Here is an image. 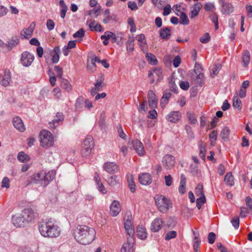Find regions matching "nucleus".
Instances as JSON below:
<instances>
[{"instance_id": "nucleus-1", "label": "nucleus", "mask_w": 252, "mask_h": 252, "mask_svg": "<svg viewBox=\"0 0 252 252\" xmlns=\"http://www.w3.org/2000/svg\"><path fill=\"white\" fill-rule=\"evenodd\" d=\"M38 229L42 236L52 238L59 237L61 232L57 221L51 218L40 222Z\"/></svg>"}, {"instance_id": "nucleus-2", "label": "nucleus", "mask_w": 252, "mask_h": 252, "mask_svg": "<svg viewBox=\"0 0 252 252\" xmlns=\"http://www.w3.org/2000/svg\"><path fill=\"white\" fill-rule=\"evenodd\" d=\"M95 231L86 225H79L74 230L73 235L76 241L82 245H88L95 239Z\"/></svg>"}, {"instance_id": "nucleus-3", "label": "nucleus", "mask_w": 252, "mask_h": 252, "mask_svg": "<svg viewBox=\"0 0 252 252\" xmlns=\"http://www.w3.org/2000/svg\"><path fill=\"white\" fill-rule=\"evenodd\" d=\"M154 199L156 206L160 212L166 213L172 207L171 200L164 195H156Z\"/></svg>"}, {"instance_id": "nucleus-4", "label": "nucleus", "mask_w": 252, "mask_h": 252, "mask_svg": "<svg viewBox=\"0 0 252 252\" xmlns=\"http://www.w3.org/2000/svg\"><path fill=\"white\" fill-rule=\"evenodd\" d=\"M40 145L43 147H50L53 145L54 139L53 134L46 130L41 131L39 135Z\"/></svg>"}, {"instance_id": "nucleus-5", "label": "nucleus", "mask_w": 252, "mask_h": 252, "mask_svg": "<svg viewBox=\"0 0 252 252\" xmlns=\"http://www.w3.org/2000/svg\"><path fill=\"white\" fill-rule=\"evenodd\" d=\"M34 59V55L27 51L24 52L21 57V62L23 65L26 67L30 66Z\"/></svg>"}, {"instance_id": "nucleus-6", "label": "nucleus", "mask_w": 252, "mask_h": 252, "mask_svg": "<svg viewBox=\"0 0 252 252\" xmlns=\"http://www.w3.org/2000/svg\"><path fill=\"white\" fill-rule=\"evenodd\" d=\"M23 220L21 214H17L12 216L11 222L16 227H24L27 224L26 221Z\"/></svg>"}, {"instance_id": "nucleus-7", "label": "nucleus", "mask_w": 252, "mask_h": 252, "mask_svg": "<svg viewBox=\"0 0 252 252\" xmlns=\"http://www.w3.org/2000/svg\"><path fill=\"white\" fill-rule=\"evenodd\" d=\"M43 178V170H41L31 175L27 181L29 184H38L40 183L41 185L42 186Z\"/></svg>"}, {"instance_id": "nucleus-8", "label": "nucleus", "mask_w": 252, "mask_h": 252, "mask_svg": "<svg viewBox=\"0 0 252 252\" xmlns=\"http://www.w3.org/2000/svg\"><path fill=\"white\" fill-rule=\"evenodd\" d=\"M25 221H26L27 224L31 222L34 219V214L33 210L31 208H26L24 209L21 213Z\"/></svg>"}, {"instance_id": "nucleus-9", "label": "nucleus", "mask_w": 252, "mask_h": 252, "mask_svg": "<svg viewBox=\"0 0 252 252\" xmlns=\"http://www.w3.org/2000/svg\"><path fill=\"white\" fill-rule=\"evenodd\" d=\"M11 81V73L9 69H5L0 78V84L3 87L8 86Z\"/></svg>"}, {"instance_id": "nucleus-10", "label": "nucleus", "mask_w": 252, "mask_h": 252, "mask_svg": "<svg viewBox=\"0 0 252 252\" xmlns=\"http://www.w3.org/2000/svg\"><path fill=\"white\" fill-rule=\"evenodd\" d=\"M134 238L133 237H129L127 239V242L124 243L121 248V252H133L134 251Z\"/></svg>"}, {"instance_id": "nucleus-11", "label": "nucleus", "mask_w": 252, "mask_h": 252, "mask_svg": "<svg viewBox=\"0 0 252 252\" xmlns=\"http://www.w3.org/2000/svg\"><path fill=\"white\" fill-rule=\"evenodd\" d=\"M162 163L163 166L166 169H170L174 166L175 159L173 156L166 155H165L162 158Z\"/></svg>"}, {"instance_id": "nucleus-12", "label": "nucleus", "mask_w": 252, "mask_h": 252, "mask_svg": "<svg viewBox=\"0 0 252 252\" xmlns=\"http://www.w3.org/2000/svg\"><path fill=\"white\" fill-rule=\"evenodd\" d=\"M56 175L55 170H51L46 173L43 170V178L42 186L46 187L54 179Z\"/></svg>"}, {"instance_id": "nucleus-13", "label": "nucleus", "mask_w": 252, "mask_h": 252, "mask_svg": "<svg viewBox=\"0 0 252 252\" xmlns=\"http://www.w3.org/2000/svg\"><path fill=\"white\" fill-rule=\"evenodd\" d=\"M132 144L134 149L139 156H143L145 155V151L144 146L140 140L138 139L133 140L132 141Z\"/></svg>"}, {"instance_id": "nucleus-14", "label": "nucleus", "mask_w": 252, "mask_h": 252, "mask_svg": "<svg viewBox=\"0 0 252 252\" xmlns=\"http://www.w3.org/2000/svg\"><path fill=\"white\" fill-rule=\"evenodd\" d=\"M35 26V23L32 22L28 28L23 29L20 33L22 38L24 39L31 37L32 36Z\"/></svg>"}, {"instance_id": "nucleus-15", "label": "nucleus", "mask_w": 252, "mask_h": 252, "mask_svg": "<svg viewBox=\"0 0 252 252\" xmlns=\"http://www.w3.org/2000/svg\"><path fill=\"white\" fill-rule=\"evenodd\" d=\"M103 167L105 171L110 174H114L118 170V166L114 162H105Z\"/></svg>"}, {"instance_id": "nucleus-16", "label": "nucleus", "mask_w": 252, "mask_h": 252, "mask_svg": "<svg viewBox=\"0 0 252 252\" xmlns=\"http://www.w3.org/2000/svg\"><path fill=\"white\" fill-rule=\"evenodd\" d=\"M221 6V12L224 14H229L233 12V7L231 3L225 2L224 0H219Z\"/></svg>"}, {"instance_id": "nucleus-17", "label": "nucleus", "mask_w": 252, "mask_h": 252, "mask_svg": "<svg viewBox=\"0 0 252 252\" xmlns=\"http://www.w3.org/2000/svg\"><path fill=\"white\" fill-rule=\"evenodd\" d=\"M166 119L168 122L176 123L181 119V113L178 111H172L166 116Z\"/></svg>"}, {"instance_id": "nucleus-18", "label": "nucleus", "mask_w": 252, "mask_h": 252, "mask_svg": "<svg viewBox=\"0 0 252 252\" xmlns=\"http://www.w3.org/2000/svg\"><path fill=\"white\" fill-rule=\"evenodd\" d=\"M103 79L102 77H99L97 79L96 82L94 83V87L91 90V94L92 95H95L98 92L101 90L102 88L104 87V84L103 83Z\"/></svg>"}, {"instance_id": "nucleus-19", "label": "nucleus", "mask_w": 252, "mask_h": 252, "mask_svg": "<svg viewBox=\"0 0 252 252\" xmlns=\"http://www.w3.org/2000/svg\"><path fill=\"white\" fill-rule=\"evenodd\" d=\"M110 213L113 217L117 216L121 210V207L120 202L117 200H114L110 207Z\"/></svg>"}, {"instance_id": "nucleus-20", "label": "nucleus", "mask_w": 252, "mask_h": 252, "mask_svg": "<svg viewBox=\"0 0 252 252\" xmlns=\"http://www.w3.org/2000/svg\"><path fill=\"white\" fill-rule=\"evenodd\" d=\"M12 123L14 127L19 131L23 132L25 130L26 127L23 121L19 117H14L12 119Z\"/></svg>"}, {"instance_id": "nucleus-21", "label": "nucleus", "mask_w": 252, "mask_h": 252, "mask_svg": "<svg viewBox=\"0 0 252 252\" xmlns=\"http://www.w3.org/2000/svg\"><path fill=\"white\" fill-rule=\"evenodd\" d=\"M163 223V220L161 218H156L151 223V230L155 232L159 231L162 228Z\"/></svg>"}, {"instance_id": "nucleus-22", "label": "nucleus", "mask_w": 252, "mask_h": 252, "mask_svg": "<svg viewBox=\"0 0 252 252\" xmlns=\"http://www.w3.org/2000/svg\"><path fill=\"white\" fill-rule=\"evenodd\" d=\"M64 118L62 113H57L56 118H55L52 122H49V126L50 127L55 128L60 125L63 121Z\"/></svg>"}, {"instance_id": "nucleus-23", "label": "nucleus", "mask_w": 252, "mask_h": 252, "mask_svg": "<svg viewBox=\"0 0 252 252\" xmlns=\"http://www.w3.org/2000/svg\"><path fill=\"white\" fill-rule=\"evenodd\" d=\"M139 181L142 185H149L152 183L151 176L148 173L141 174L139 175Z\"/></svg>"}, {"instance_id": "nucleus-24", "label": "nucleus", "mask_w": 252, "mask_h": 252, "mask_svg": "<svg viewBox=\"0 0 252 252\" xmlns=\"http://www.w3.org/2000/svg\"><path fill=\"white\" fill-rule=\"evenodd\" d=\"M124 226L127 234L129 237H133L134 233V230L131 220L124 219Z\"/></svg>"}, {"instance_id": "nucleus-25", "label": "nucleus", "mask_w": 252, "mask_h": 252, "mask_svg": "<svg viewBox=\"0 0 252 252\" xmlns=\"http://www.w3.org/2000/svg\"><path fill=\"white\" fill-rule=\"evenodd\" d=\"M19 42V38L16 36H13L8 41L7 44H4V43H1V46L3 47H6L8 51H10L14 47L16 46Z\"/></svg>"}, {"instance_id": "nucleus-26", "label": "nucleus", "mask_w": 252, "mask_h": 252, "mask_svg": "<svg viewBox=\"0 0 252 252\" xmlns=\"http://www.w3.org/2000/svg\"><path fill=\"white\" fill-rule=\"evenodd\" d=\"M202 6L200 2H197L194 4L189 14V17L191 19L194 18L198 15L199 12L202 8Z\"/></svg>"}, {"instance_id": "nucleus-27", "label": "nucleus", "mask_w": 252, "mask_h": 252, "mask_svg": "<svg viewBox=\"0 0 252 252\" xmlns=\"http://www.w3.org/2000/svg\"><path fill=\"white\" fill-rule=\"evenodd\" d=\"M119 37L116 36L113 32L109 31L105 32L104 34L100 36L101 39H111L112 43L117 42V39Z\"/></svg>"}, {"instance_id": "nucleus-28", "label": "nucleus", "mask_w": 252, "mask_h": 252, "mask_svg": "<svg viewBox=\"0 0 252 252\" xmlns=\"http://www.w3.org/2000/svg\"><path fill=\"white\" fill-rule=\"evenodd\" d=\"M251 59L250 52L248 50H245L242 55V62L244 67H247L249 64Z\"/></svg>"}, {"instance_id": "nucleus-29", "label": "nucleus", "mask_w": 252, "mask_h": 252, "mask_svg": "<svg viewBox=\"0 0 252 252\" xmlns=\"http://www.w3.org/2000/svg\"><path fill=\"white\" fill-rule=\"evenodd\" d=\"M159 35L161 38L167 40L171 36V30L168 27L161 29L159 32Z\"/></svg>"}, {"instance_id": "nucleus-30", "label": "nucleus", "mask_w": 252, "mask_h": 252, "mask_svg": "<svg viewBox=\"0 0 252 252\" xmlns=\"http://www.w3.org/2000/svg\"><path fill=\"white\" fill-rule=\"evenodd\" d=\"M128 186L130 190L132 193L135 191V184L134 182V179L132 175L127 174L126 175Z\"/></svg>"}, {"instance_id": "nucleus-31", "label": "nucleus", "mask_w": 252, "mask_h": 252, "mask_svg": "<svg viewBox=\"0 0 252 252\" xmlns=\"http://www.w3.org/2000/svg\"><path fill=\"white\" fill-rule=\"evenodd\" d=\"M186 178L184 174L181 175V180L180 186L179 187V192L183 194L186 191Z\"/></svg>"}, {"instance_id": "nucleus-32", "label": "nucleus", "mask_w": 252, "mask_h": 252, "mask_svg": "<svg viewBox=\"0 0 252 252\" xmlns=\"http://www.w3.org/2000/svg\"><path fill=\"white\" fill-rule=\"evenodd\" d=\"M224 181L228 186L231 187L234 185V177L231 172H228L225 175Z\"/></svg>"}, {"instance_id": "nucleus-33", "label": "nucleus", "mask_w": 252, "mask_h": 252, "mask_svg": "<svg viewBox=\"0 0 252 252\" xmlns=\"http://www.w3.org/2000/svg\"><path fill=\"white\" fill-rule=\"evenodd\" d=\"M137 236L140 239L144 240L147 238V233L145 228L139 226L137 228Z\"/></svg>"}, {"instance_id": "nucleus-34", "label": "nucleus", "mask_w": 252, "mask_h": 252, "mask_svg": "<svg viewBox=\"0 0 252 252\" xmlns=\"http://www.w3.org/2000/svg\"><path fill=\"white\" fill-rule=\"evenodd\" d=\"M176 14L180 16V24L184 25H188L189 24V18L185 12H181V14H179V13H177L176 12Z\"/></svg>"}, {"instance_id": "nucleus-35", "label": "nucleus", "mask_w": 252, "mask_h": 252, "mask_svg": "<svg viewBox=\"0 0 252 252\" xmlns=\"http://www.w3.org/2000/svg\"><path fill=\"white\" fill-rule=\"evenodd\" d=\"M94 146V142L92 137L88 136L87 138H86L84 141L83 147H87L93 149Z\"/></svg>"}, {"instance_id": "nucleus-36", "label": "nucleus", "mask_w": 252, "mask_h": 252, "mask_svg": "<svg viewBox=\"0 0 252 252\" xmlns=\"http://www.w3.org/2000/svg\"><path fill=\"white\" fill-rule=\"evenodd\" d=\"M134 37H130L126 42V50L128 53H131L134 50Z\"/></svg>"}, {"instance_id": "nucleus-37", "label": "nucleus", "mask_w": 252, "mask_h": 252, "mask_svg": "<svg viewBox=\"0 0 252 252\" xmlns=\"http://www.w3.org/2000/svg\"><path fill=\"white\" fill-rule=\"evenodd\" d=\"M146 58L150 64L153 65H156L158 64V60H157L156 56L153 54L151 53H147Z\"/></svg>"}, {"instance_id": "nucleus-38", "label": "nucleus", "mask_w": 252, "mask_h": 252, "mask_svg": "<svg viewBox=\"0 0 252 252\" xmlns=\"http://www.w3.org/2000/svg\"><path fill=\"white\" fill-rule=\"evenodd\" d=\"M89 27L91 31L101 32L102 31V26L98 23H96L95 21L91 22L89 24Z\"/></svg>"}, {"instance_id": "nucleus-39", "label": "nucleus", "mask_w": 252, "mask_h": 252, "mask_svg": "<svg viewBox=\"0 0 252 252\" xmlns=\"http://www.w3.org/2000/svg\"><path fill=\"white\" fill-rule=\"evenodd\" d=\"M230 130L227 127H224L220 132V136L224 141H227L229 139Z\"/></svg>"}, {"instance_id": "nucleus-40", "label": "nucleus", "mask_w": 252, "mask_h": 252, "mask_svg": "<svg viewBox=\"0 0 252 252\" xmlns=\"http://www.w3.org/2000/svg\"><path fill=\"white\" fill-rule=\"evenodd\" d=\"M17 158L19 161L22 162H27L30 160L29 156L24 152H20L18 153Z\"/></svg>"}, {"instance_id": "nucleus-41", "label": "nucleus", "mask_w": 252, "mask_h": 252, "mask_svg": "<svg viewBox=\"0 0 252 252\" xmlns=\"http://www.w3.org/2000/svg\"><path fill=\"white\" fill-rule=\"evenodd\" d=\"M62 87L67 92H70L72 90V86L70 82L66 79H63L62 80Z\"/></svg>"}, {"instance_id": "nucleus-42", "label": "nucleus", "mask_w": 252, "mask_h": 252, "mask_svg": "<svg viewBox=\"0 0 252 252\" xmlns=\"http://www.w3.org/2000/svg\"><path fill=\"white\" fill-rule=\"evenodd\" d=\"M195 193L197 196L201 197L204 195L203 193V185L201 183L198 184L195 189Z\"/></svg>"}, {"instance_id": "nucleus-43", "label": "nucleus", "mask_w": 252, "mask_h": 252, "mask_svg": "<svg viewBox=\"0 0 252 252\" xmlns=\"http://www.w3.org/2000/svg\"><path fill=\"white\" fill-rule=\"evenodd\" d=\"M197 76L195 78V81L196 83L200 86H202L204 83V75L203 73L199 74H197Z\"/></svg>"}, {"instance_id": "nucleus-44", "label": "nucleus", "mask_w": 252, "mask_h": 252, "mask_svg": "<svg viewBox=\"0 0 252 252\" xmlns=\"http://www.w3.org/2000/svg\"><path fill=\"white\" fill-rule=\"evenodd\" d=\"M241 101L238 98L237 94L235 95L233 98V106L235 108H237L238 110L241 109Z\"/></svg>"}, {"instance_id": "nucleus-45", "label": "nucleus", "mask_w": 252, "mask_h": 252, "mask_svg": "<svg viewBox=\"0 0 252 252\" xmlns=\"http://www.w3.org/2000/svg\"><path fill=\"white\" fill-rule=\"evenodd\" d=\"M117 176H112L108 179V183L111 186H115L119 182Z\"/></svg>"}, {"instance_id": "nucleus-46", "label": "nucleus", "mask_w": 252, "mask_h": 252, "mask_svg": "<svg viewBox=\"0 0 252 252\" xmlns=\"http://www.w3.org/2000/svg\"><path fill=\"white\" fill-rule=\"evenodd\" d=\"M221 67V65L220 64L215 65L211 71V75L212 76L214 77L216 76L219 73Z\"/></svg>"}, {"instance_id": "nucleus-47", "label": "nucleus", "mask_w": 252, "mask_h": 252, "mask_svg": "<svg viewBox=\"0 0 252 252\" xmlns=\"http://www.w3.org/2000/svg\"><path fill=\"white\" fill-rule=\"evenodd\" d=\"M218 132L216 130L212 131L209 134V139L211 145H213L215 143L217 139Z\"/></svg>"}, {"instance_id": "nucleus-48", "label": "nucleus", "mask_w": 252, "mask_h": 252, "mask_svg": "<svg viewBox=\"0 0 252 252\" xmlns=\"http://www.w3.org/2000/svg\"><path fill=\"white\" fill-rule=\"evenodd\" d=\"M206 199L205 195L199 197L196 199V207L198 210H200L203 204L205 203Z\"/></svg>"}, {"instance_id": "nucleus-49", "label": "nucleus", "mask_w": 252, "mask_h": 252, "mask_svg": "<svg viewBox=\"0 0 252 252\" xmlns=\"http://www.w3.org/2000/svg\"><path fill=\"white\" fill-rule=\"evenodd\" d=\"M177 236V232L175 231L172 230L167 232L165 237V240L169 241L172 239L175 238Z\"/></svg>"}, {"instance_id": "nucleus-50", "label": "nucleus", "mask_w": 252, "mask_h": 252, "mask_svg": "<svg viewBox=\"0 0 252 252\" xmlns=\"http://www.w3.org/2000/svg\"><path fill=\"white\" fill-rule=\"evenodd\" d=\"M155 76L158 77L157 82L160 81L162 79V70L159 68H156L154 70Z\"/></svg>"}, {"instance_id": "nucleus-51", "label": "nucleus", "mask_w": 252, "mask_h": 252, "mask_svg": "<svg viewBox=\"0 0 252 252\" xmlns=\"http://www.w3.org/2000/svg\"><path fill=\"white\" fill-rule=\"evenodd\" d=\"M187 117L189 122L192 124H195L197 123L196 118L194 114L190 112H187Z\"/></svg>"}, {"instance_id": "nucleus-52", "label": "nucleus", "mask_w": 252, "mask_h": 252, "mask_svg": "<svg viewBox=\"0 0 252 252\" xmlns=\"http://www.w3.org/2000/svg\"><path fill=\"white\" fill-rule=\"evenodd\" d=\"M92 150V149L83 147L81 150V154L82 156L84 157H87L89 156L91 153Z\"/></svg>"}, {"instance_id": "nucleus-53", "label": "nucleus", "mask_w": 252, "mask_h": 252, "mask_svg": "<svg viewBox=\"0 0 252 252\" xmlns=\"http://www.w3.org/2000/svg\"><path fill=\"white\" fill-rule=\"evenodd\" d=\"M231 223L235 229H237L239 227L240 220L238 217H234L231 220Z\"/></svg>"}, {"instance_id": "nucleus-54", "label": "nucleus", "mask_w": 252, "mask_h": 252, "mask_svg": "<svg viewBox=\"0 0 252 252\" xmlns=\"http://www.w3.org/2000/svg\"><path fill=\"white\" fill-rule=\"evenodd\" d=\"M200 41L202 43H207L210 40V36L208 33H206L200 38Z\"/></svg>"}, {"instance_id": "nucleus-55", "label": "nucleus", "mask_w": 252, "mask_h": 252, "mask_svg": "<svg viewBox=\"0 0 252 252\" xmlns=\"http://www.w3.org/2000/svg\"><path fill=\"white\" fill-rule=\"evenodd\" d=\"M85 35V31L83 28L79 29L77 32L73 34V37L74 38H83Z\"/></svg>"}, {"instance_id": "nucleus-56", "label": "nucleus", "mask_w": 252, "mask_h": 252, "mask_svg": "<svg viewBox=\"0 0 252 252\" xmlns=\"http://www.w3.org/2000/svg\"><path fill=\"white\" fill-rule=\"evenodd\" d=\"M157 98L150 99H149V106L151 109H155L157 106Z\"/></svg>"}, {"instance_id": "nucleus-57", "label": "nucleus", "mask_w": 252, "mask_h": 252, "mask_svg": "<svg viewBox=\"0 0 252 252\" xmlns=\"http://www.w3.org/2000/svg\"><path fill=\"white\" fill-rule=\"evenodd\" d=\"M202 70H203V68H202L201 64L200 63H196L194 65V73L196 74H199V73H202Z\"/></svg>"}, {"instance_id": "nucleus-58", "label": "nucleus", "mask_w": 252, "mask_h": 252, "mask_svg": "<svg viewBox=\"0 0 252 252\" xmlns=\"http://www.w3.org/2000/svg\"><path fill=\"white\" fill-rule=\"evenodd\" d=\"M180 88L185 91L188 90L189 87V84L188 81H181L179 84Z\"/></svg>"}, {"instance_id": "nucleus-59", "label": "nucleus", "mask_w": 252, "mask_h": 252, "mask_svg": "<svg viewBox=\"0 0 252 252\" xmlns=\"http://www.w3.org/2000/svg\"><path fill=\"white\" fill-rule=\"evenodd\" d=\"M46 26L49 31H52L54 29L55 23L51 19H48L46 22Z\"/></svg>"}, {"instance_id": "nucleus-60", "label": "nucleus", "mask_w": 252, "mask_h": 252, "mask_svg": "<svg viewBox=\"0 0 252 252\" xmlns=\"http://www.w3.org/2000/svg\"><path fill=\"white\" fill-rule=\"evenodd\" d=\"M1 187L8 188L9 187V179L7 177H4L1 182Z\"/></svg>"}, {"instance_id": "nucleus-61", "label": "nucleus", "mask_w": 252, "mask_h": 252, "mask_svg": "<svg viewBox=\"0 0 252 252\" xmlns=\"http://www.w3.org/2000/svg\"><path fill=\"white\" fill-rule=\"evenodd\" d=\"M208 242L210 244H212L215 242L216 239V234L214 232H210L208 236Z\"/></svg>"}, {"instance_id": "nucleus-62", "label": "nucleus", "mask_w": 252, "mask_h": 252, "mask_svg": "<svg viewBox=\"0 0 252 252\" xmlns=\"http://www.w3.org/2000/svg\"><path fill=\"white\" fill-rule=\"evenodd\" d=\"M164 179L165 185L168 187L171 186L173 182V180L171 176L170 175H166L164 177Z\"/></svg>"}, {"instance_id": "nucleus-63", "label": "nucleus", "mask_w": 252, "mask_h": 252, "mask_svg": "<svg viewBox=\"0 0 252 252\" xmlns=\"http://www.w3.org/2000/svg\"><path fill=\"white\" fill-rule=\"evenodd\" d=\"M181 62V59L180 57L179 56H177L173 60V66L175 68L178 67L179 66V65L180 64Z\"/></svg>"}, {"instance_id": "nucleus-64", "label": "nucleus", "mask_w": 252, "mask_h": 252, "mask_svg": "<svg viewBox=\"0 0 252 252\" xmlns=\"http://www.w3.org/2000/svg\"><path fill=\"white\" fill-rule=\"evenodd\" d=\"M245 202L249 209L252 211V199L251 197L249 196H247L245 199Z\"/></svg>"}]
</instances>
